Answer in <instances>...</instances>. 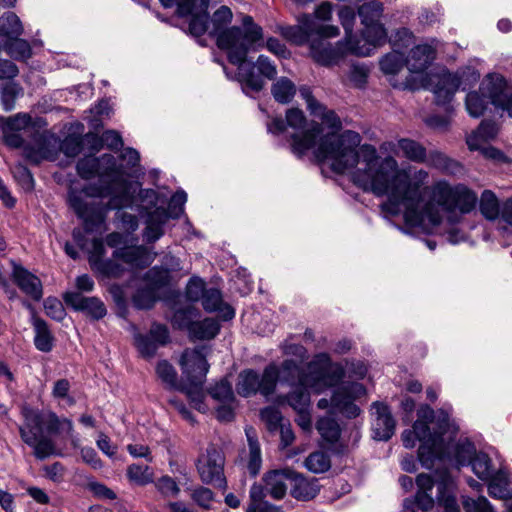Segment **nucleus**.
<instances>
[{
    "label": "nucleus",
    "mask_w": 512,
    "mask_h": 512,
    "mask_svg": "<svg viewBox=\"0 0 512 512\" xmlns=\"http://www.w3.org/2000/svg\"><path fill=\"white\" fill-rule=\"evenodd\" d=\"M219 323L213 318H205L201 321H194L190 326L188 336L191 340H210L219 332Z\"/></svg>",
    "instance_id": "obj_30"
},
{
    "label": "nucleus",
    "mask_w": 512,
    "mask_h": 512,
    "mask_svg": "<svg viewBox=\"0 0 512 512\" xmlns=\"http://www.w3.org/2000/svg\"><path fill=\"white\" fill-rule=\"evenodd\" d=\"M417 492L403 500V510L406 512L431 511L435 502L443 507L445 512H460L455 496L450 492L452 487L451 476L445 467L430 474L420 473L415 479Z\"/></svg>",
    "instance_id": "obj_6"
},
{
    "label": "nucleus",
    "mask_w": 512,
    "mask_h": 512,
    "mask_svg": "<svg viewBox=\"0 0 512 512\" xmlns=\"http://www.w3.org/2000/svg\"><path fill=\"white\" fill-rule=\"evenodd\" d=\"M3 51L16 61H27L32 57V47L30 43L16 36L9 40H3L1 43Z\"/></svg>",
    "instance_id": "obj_29"
},
{
    "label": "nucleus",
    "mask_w": 512,
    "mask_h": 512,
    "mask_svg": "<svg viewBox=\"0 0 512 512\" xmlns=\"http://www.w3.org/2000/svg\"><path fill=\"white\" fill-rule=\"evenodd\" d=\"M147 282L153 288H162L169 284L170 274L164 267L154 266L145 275Z\"/></svg>",
    "instance_id": "obj_54"
},
{
    "label": "nucleus",
    "mask_w": 512,
    "mask_h": 512,
    "mask_svg": "<svg viewBox=\"0 0 512 512\" xmlns=\"http://www.w3.org/2000/svg\"><path fill=\"white\" fill-rule=\"evenodd\" d=\"M44 424L48 433H65L71 439L73 446H77L78 438L73 434L74 426L70 419L60 418L54 412H48L44 414Z\"/></svg>",
    "instance_id": "obj_28"
},
{
    "label": "nucleus",
    "mask_w": 512,
    "mask_h": 512,
    "mask_svg": "<svg viewBox=\"0 0 512 512\" xmlns=\"http://www.w3.org/2000/svg\"><path fill=\"white\" fill-rule=\"evenodd\" d=\"M197 316L198 310L194 307L188 306L183 309L176 310L171 322L175 328L189 332L190 326L194 323V319Z\"/></svg>",
    "instance_id": "obj_47"
},
{
    "label": "nucleus",
    "mask_w": 512,
    "mask_h": 512,
    "mask_svg": "<svg viewBox=\"0 0 512 512\" xmlns=\"http://www.w3.org/2000/svg\"><path fill=\"white\" fill-rule=\"evenodd\" d=\"M12 278L19 289L35 301H39L43 296V287L41 280L28 271L23 266L12 261Z\"/></svg>",
    "instance_id": "obj_18"
},
{
    "label": "nucleus",
    "mask_w": 512,
    "mask_h": 512,
    "mask_svg": "<svg viewBox=\"0 0 512 512\" xmlns=\"http://www.w3.org/2000/svg\"><path fill=\"white\" fill-rule=\"evenodd\" d=\"M205 282L199 277H192L186 286V297L192 302H197L202 299L205 291Z\"/></svg>",
    "instance_id": "obj_61"
},
{
    "label": "nucleus",
    "mask_w": 512,
    "mask_h": 512,
    "mask_svg": "<svg viewBox=\"0 0 512 512\" xmlns=\"http://www.w3.org/2000/svg\"><path fill=\"white\" fill-rule=\"evenodd\" d=\"M210 394L214 399L223 403H231L235 399L232 386L227 380H221L212 387Z\"/></svg>",
    "instance_id": "obj_57"
},
{
    "label": "nucleus",
    "mask_w": 512,
    "mask_h": 512,
    "mask_svg": "<svg viewBox=\"0 0 512 512\" xmlns=\"http://www.w3.org/2000/svg\"><path fill=\"white\" fill-rule=\"evenodd\" d=\"M169 218L170 215L164 208H156L150 212L143 230V239L149 244L159 240L164 235V226Z\"/></svg>",
    "instance_id": "obj_20"
},
{
    "label": "nucleus",
    "mask_w": 512,
    "mask_h": 512,
    "mask_svg": "<svg viewBox=\"0 0 512 512\" xmlns=\"http://www.w3.org/2000/svg\"><path fill=\"white\" fill-rule=\"evenodd\" d=\"M24 32L20 18L14 12H6L0 17V40H9L21 36Z\"/></svg>",
    "instance_id": "obj_32"
},
{
    "label": "nucleus",
    "mask_w": 512,
    "mask_h": 512,
    "mask_svg": "<svg viewBox=\"0 0 512 512\" xmlns=\"http://www.w3.org/2000/svg\"><path fill=\"white\" fill-rule=\"evenodd\" d=\"M27 308L32 311V325L35 331L34 344L39 351L50 352L53 348V336L45 320L36 316L31 304Z\"/></svg>",
    "instance_id": "obj_26"
},
{
    "label": "nucleus",
    "mask_w": 512,
    "mask_h": 512,
    "mask_svg": "<svg viewBox=\"0 0 512 512\" xmlns=\"http://www.w3.org/2000/svg\"><path fill=\"white\" fill-rule=\"evenodd\" d=\"M472 470L481 480H488L494 474L491 459L485 453H476L470 461Z\"/></svg>",
    "instance_id": "obj_44"
},
{
    "label": "nucleus",
    "mask_w": 512,
    "mask_h": 512,
    "mask_svg": "<svg viewBox=\"0 0 512 512\" xmlns=\"http://www.w3.org/2000/svg\"><path fill=\"white\" fill-rule=\"evenodd\" d=\"M293 470L286 468L281 470H273L265 474L263 480L265 489L273 499H283L287 492L288 483L291 484Z\"/></svg>",
    "instance_id": "obj_19"
},
{
    "label": "nucleus",
    "mask_w": 512,
    "mask_h": 512,
    "mask_svg": "<svg viewBox=\"0 0 512 512\" xmlns=\"http://www.w3.org/2000/svg\"><path fill=\"white\" fill-rule=\"evenodd\" d=\"M163 7L172 8L176 6V12L184 17L194 11L208 9L211 0H159Z\"/></svg>",
    "instance_id": "obj_35"
},
{
    "label": "nucleus",
    "mask_w": 512,
    "mask_h": 512,
    "mask_svg": "<svg viewBox=\"0 0 512 512\" xmlns=\"http://www.w3.org/2000/svg\"><path fill=\"white\" fill-rule=\"evenodd\" d=\"M214 493L209 488L199 486L191 493L192 500L201 508L208 510L214 502Z\"/></svg>",
    "instance_id": "obj_59"
},
{
    "label": "nucleus",
    "mask_w": 512,
    "mask_h": 512,
    "mask_svg": "<svg viewBox=\"0 0 512 512\" xmlns=\"http://www.w3.org/2000/svg\"><path fill=\"white\" fill-rule=\"evenodd\" d=\"M457 431L446 410L434 411L429 405H421L412 429L402 433V442L409 449L420 442L418 460L426 469L447 461L466 465L476 454V448L467 438L454 441Z\"/></svg>",
    "instance_id": "obj_3"
},
{
    "label": "nucleus",
    "mask_w": 512,
    "mask_h": 512,
    "mask_svg": "<svg viewBox=\"0 0 512 512\" xmlns=\"http://www.w3.org/2000/svg\"><path fill=\"white\" fill-rule=\"evenodd\" d=\"M260 376L254 370H244L238 376V382L236 385L237 393L243 397H249L251 395L260 392Z\"/></svg>",
    "instance_id": "obj_34"
},
{
    "label": "nucleus",
    "mask_w": 512,
    "mask_h": 512,
    "mask_svg": "<svg viewBox=\"0 0 512 512\" xmlns=\"http://www.w3.org/2000/svg\"><path fill=\"white\" fill-rule=\"evenodd\" d=\"M208 9L203 11H194L188 16H191L189 22V33L193 36L199 37L202 36L208 28Z\"/></svg>",
    "instance_id": "obj_51"
},
{
    "label": "nucleus",
    "mask_w": 512,
    "mask_h": 512,
    "mask_svg": "<svg viewBox=\"0 0 512 512\" xmlns=\"http://www.w3.org/2000/svg\"><path fill=\"white\" fill-rule=\"evenodd\" d=\"M307 386H297L286 396V401L295 412L310 408V394Z\"/></svg>",
    "instance_id": "obj_49"
},
{
    "label": "nucleus",
    "mask_w": 512,
    "mask_h": 512,
    "mask_svg": "<svg viewBox=\"0 0 512 512\" xmlns=\"http://www.w3.org/2000/svg\"><path fill=\"white\" fill-rule=\"evenodd\" d=\"M498 133V126L493 121L484 120L477 130L473 131L466 139L470 150L482 148V143H488Z\"/></svg>",
    "instance_id": "obj_27"
},
{
    "label": "nucleus",
    "mask_w": 512,
    "mask_h": 512,
    "mask_svg": "<svg viewBox=\"0 0 512 512\" xmlns=\"http://www.w3.org/2000/svg\"><path fill=\"white\" fill-rule=\"evenodd\" d=\"M379 65L384 74L395 75L406 65V61L403 53L394 49L381 58Z\"/></svg>",
    "instance_id": "obj_40"
},
{
    "label": "nucleus",
    "mask_w": 512,
    "mask_h": 512,
    "mask_svg": "<svg viewBox=\"0 0 512 512\" xmlns=\"http://www.w3.org/2000/svg\"><path fill=\"white\" fill-rule=\"evenodd\" d=\"M304 465L313 473H324L331 467L330 456L323 451L313 452L305 459Z\"/></svg>",
    "instance_id": "obj_45"
},
{
    "label": "nucleus",
    "mask_w": 512,
    "mask_h": 512,
    "mask_svg": "<svg viewBox=\"0 0 512 512\" xmlns=\"http://www.w3.org/2000/svg\"><path fill=\"white\" fill-rule=\"evenodd\" d=\"M326 37L318 36V39H313L310 43V54L315 62L323 66H331L337 64L347 50L346 43L342 45L338 43L332 46L325 40Z\"/></svg>",
    "instance_id": "obj_14"
},
{
    "label": "nucleus",
    "mask_w": 512,
    "mask_h": 512,
    "mask_svg": "<svg viewBox=\"0 0 512 512\" xmlns=\"http://www.w3.org/2000/svg\"><path fill=\"white\" fill-rule=\"evenodd\" d=\"M13 176L18 184L25 190L31 191L34 188V179L30 170L22 164H17L12 169Z\"/></svg>",
    "instance_id": "obj_58"
},
{
    "label": "nucleus",
    "mask_w": 512,
    "mask_h": 512,
    "mask_svg": "<svg viewBox=\"0 0 512 512\" xmlns=\"http://www.w3.org/2000/svg\"><path fill=\"white\" fill-rule=\"evenodd\" d=\"M434 58V48L431 45L423 44L412 48L405 61L410 72L421 73L429 67Z\"/></svg>",
    "instance_id": "obj_21"
},
{
    "label": "nucleus",
    "mask_w": 512,
    "mask_h": 512,
    "mask_svg": "<svg viewBox=\"0 0 512 512\" xmlns=\"http://www.w3.org/2000/svg\"><path fill=\"white\" fill-rule=\"evenodd\" d=\"M44 309L46 314L56 321H62L66 315L62 302L54 297H48L44 301Z\"/></svg>",
    "instance_id": "obj_64"
},
{
    "label": "nucleus",
    "mask_w": 512,
    "mask_h": 512,
    "mask_svg": "<svg viewBox=\"0 0 512 512\" xmlns=\"http://www.w3.org/2000/svg\"><path fill=\"white\" fill-rule=\"evenodd\" d=\"M261 419L265 422L269 431L273 432L278 430L283 425V417L278 408L268 406L261 410Z\"/></svg>",
    "instance_id": "obj_55"
},
{
    "label": "nucleus",
    "mask_w": 512,
    "mask_h": 512,
    "mask_svg": "<svg viewBox=\"0 0 512 512\" xmlns=\"http://www.w3.org/2000/svg\"><path fill=\"white\" fill-rule=\"evenodd\" d=\"M233 13L228 6H221L212 15L211 34L216 37L219 49L227 54L229 62L237 66V79L247 95L259 92L263 82L253 75V67L245 64L246 55L250 50L262 46L263 29L255 23L250 15H241V25L227 27L231 23Z\"/></svg>",
    "instance_id": "obj_4"
},
{
    "label": "nucleus",
    "mask_w": 512,
    "mask_h": 512,
    "mask_svg": "<svg viewBox=\"0 0 512 512\" xmlns=\"http://www.w3.org/2000/svg\"><path fill=\"white\" fill-rule=\"evenodd\" d=\"M279 378V368L275 364L266 366L260 376V393L264 396L272 394Z\"/></svg>",
    "instance_id": "obj_46"
},
{
    "label": "nucleus",
    "mask_w": 512,
    "mask_h": 512,
    "mask_svg": "<svg viewBox=\"0 0 512 512\" xmlns=\"http://www.w3.org/2000/svg\"><path fill=\"white\" fill-rule=\"evenodd\" d=\"M286 126L293 129V132L287 133L286 137L290 143L291 152L297 157H302L307 151L315 147L313 155L319 164L329 162L333 172L338 174L349 172L351 178L360 166L357 162L343 171H337L333 167V156L338 154L334 144H338L341 137L346 132H351V130H346L339 135L332 133L320 137L323 132L321 124L314 121L307 123L303 111L298 108L288 109L285 120L277 117L273 118L267 123V130L271 134L280 135L286 132ZM352 133L355 132L352 131Z\"/></svg>",
    "instance_id": "obj_5"
},
{
    "label": "nucleus",
    "mask_w": 512,
    "mask_h": 512,
    "mask_svg": "<svg viewBox=\"0 0 512 512\" xmlns=\"http://www.w3.org/2000/svg\"><path fill=\"white\" fill-rule=\"evenodd\" d=\"M338 17H339L341 25L343 26V28L345 30V42H346L347 50L349 51V53H351L350 46L352 43H350V41L361 40V37L356 38L353 36V27H354L355 18H356L355 12L351 7L345 6L339 10Z\"/></svg>",
    "instance_id": "obj_42"
},
{
    "label": "nucleus",
    "mask_w": 512,
    "mask_h": 512,
    "mask_svg": "<svg viewBox=\"0 0 512 512\" xmlns=\"http://www.w3.org/2000/svg\"><path fill=\"white\" fill-rule=\"evenodd\" d=\"M113 258L120 259L132 268H144L152 262L144 246L123 247L113 252Z\"/></svg>",
    "instance_id": "obj_23"
},
{
    "label": "nucleus",
    "mask_w": 512,
    "mask_h": 512,
    "mask_svg": "<svg viewBox=\"0 0 512 512\" xmlns=\"http://www.w3.org/2000/svg\"><path fill=\"white\" fill-rule=\"evenodd\" d=\"M330 358L326 353L316 355L306 366L309 382L307 387L316 393H321L328 387L335 386L343 378L342 369L329 370Z\"/></svg>",
    "instance_id": "obj_9"
},
{
    "label": "nucleus",
    "mask_w": 512,
    "mask_h": 512,
    "mask_svg": "<svg viewBox=\"0 0 512 512\" xmlns=\"http://www.w3.org/2000/svg\"><path fill=\"white\" fill-rule=\"evenodd\" d=\"M431 81L435 83L433 92L438 104L449 103L462 84V77L443 70L431 75Z\"/></svg>",
    "instance_id": "obj_17"
},
{
    "label": "nucleus",
    "mask_w": 512,
    "mask_h": 512,
    "mask_svg": "<svg viewBox=\"0 0 512 512\" xmlns=\"http://www.w3.org/2000/svg\"><path fill=\"white\" fill-rule=\"evenodd\" d=\"M24 422L19 426V433L22 441L33 449L37 459L43 460L55 453L53 440L43 434L44 414L24 407L22 409Z\"/></svg>",
    "instance_id": "obj_7"
},
{
    "label": "nucleus",
    "mask_w": 512,
    "mask_h": 512,
    "mask_svg": "<svg viewBox=\"0 0 512 512\" xmlns=\"http://www.w3.org/2000/svg\"><path fill=\"white\" fill-rule=\"evenodd\" d=\"M482 215L488 220H495L501 215L497 196L491 190H484L479 201Z\"/></svg>",
    "instance_id": "obj_37"
},
{
    "label": "nucleus",
    "mask_w": 512,
    "mask_h": 512,
    "mask_svg": "<svg viewBox=\"0 0 512 512\" xmlns=\"http://www.w3.org/2000/svg\"><path fill=\"white\" fill-rule=\"evenodd\" d=\"M31 122V117L28 114L25 113H18L14 116L5 118L2 130H10V131H16L19 132L22 129H25L27 126H29Z\"/></svg>",
    "instance_id": "obj_60"
},
{
    "label": "nucleus",
    "mask_w": 512,
    "mask_h": 512,
    "mask_svg": "<svg viewBox=\"0 0 512 512\" xmlns=\"http://www.w3.org/2000/svg\"><path fill=\"white\" fill-rule=\"evenodd\" d=\"M483 93L490 97L491 104L507 111L512 117V93H509L505 78L499 74H488L481 82Z\"/></svg>",
    "instance_id": "obj_12"
},
{
    "label": "nucleus",
    "mask_w": 512,
    "mask_h": 512,
    "mask_svg": "<svg viewBox=\"0 0 512 512\" xmlns=\"http://www.w3.org/2000/svg\"><path fill=\"white\" fill-rule=\"evenodd\" d=\"M319 485L316 479H308L293 471L290 493L298 501H310L319 493Z\"/></svg>",
    "instance_id": "obj_22"
},
{
    "label": "nucleus",
    "mask_w": 512,
    "mask_h": 512,
    "mask_svg": "<svg viewBox=\"0 0 512 512\" xmlns=\"http://www.w3.org/2000/svg\"><path fill=\"white\" fill-rule=\"evenodd\" d=\"M488 480V493L492 498L507 500L512 497V484L505 473L498 471Z\"/></svg>",
    "instance_id": "obj_31"
},
{
    "label": "nucleus",
    "mask_w": 512,
    "mask_h": 512,
    "mask_svg": "<svg viewBox=\"0 0 512 512\" xmlns=\"http://www.w3.org/2000/svg\"><path fill=\"white\" fill-rule=\"evenodd\" d=\"M135 345L142 356L152 357L159 348L158 344L150 336L138 334L135 336Z\"/></svg>",
    "instance_id": "obj_63"
},
{
    "label": "nucleus",
    "mask_w": 512,
    "mask_h": 512,
    "mask_svg": "<svg viewBox=\"0 0 512 512\" xmlns=\"http://www.w3.org/2000/svg\"><path fill=\"white\" fill-rule=\"evenodd\" d=\"M363 394H365V388L360 383L343 385L334 391L331 407L349 418H355L359 415L360 409L353 403V400Z\"/></svg>",
    "instance_id": "obj_13"
},
{
    "label": "nucleus",
    "mask_w": 512,
    "mask_h": 512,
    "mask_svg": "<svg viewBox=\"0 0 512 512\" xmlns=\"http://www.w3.org/2000/svg\"><path fill=\"white\" fill-rule=\"evenodd\" d=\"M316 429L321 437L329 443L337 442L341 433L339 424L330 417L320 418L317 421Z\"/></svg>",
    "instance_id": "obj_43"
},
{
    "label": "nucleus",
    "mask_w": 512,
    "mask_h": 512,
    "mask_svg": "<svg viewBox=\"0 0 512 512\" xmlns=\"http://www.w3.org/2000/svg\"><path fill=\"white\" fill-rule=\"evenodd\" d=\"M489 103L491 104L490 97L483 93L480 86L479 92L473 91L467 94L465 105L469 115L478 118L483 115Z\"/></svg>",
    "instance_id": "obj_36"
},
{
    "label": "nucleus",
    "mask_w": 512,
    "mask_h": 512,
    "mask_svg": "<svg viewBox=\"0 0 512 512\" xmlns=\"http://www.w3.org/2000/svg\"><path fill=\"white\" fill-rule=\"evenodd\" d=\"M203 351V347L188 348L183 351L179 365L184 382L196 383L198 385L205 383L206 375L209 371V364Z\"/></svg>",
    "instance_id": "obj_11"
},
{
    "label": "nucleus",
    "mask_w": 512,
    "mask_h": 512,
    "mask_svg": "<svg viewBox=\"0 0 512 512\" xmlns=\"http://www.w3.org/2000/svg\"><path fill=\"white\" fill-rule=\"evenodd\" d=\"M21 92V88L14 82L6 83L1 86V104L5 111H11L15 108V101Z\"/></svg>",
    "instance_id": "obj_52"
},
{
    "label": "nucleus",
    "mask_w": 512,
    "mask_h": 512,
    "mask_svg": "<svg viewBox=\"0 0 512 512\" xmlns=\"http://www.w3.org/2000/svg\"><path fill=\"white\" fill-rule=\"evenodd\" d=\"M186 201L187 194L184 190H178L172 195L168 210H166L170 218H178L183 213Z\"/></svg>",
    "instance_id": "obj_62"
},
{
    "label": "nucleus",
    "mask_w": 512,
    "mask_h": 512,
    "mask_svg": "<svg viewBox=\"0 0 512 512\" xmlns=\"http://www.w3.org/2000/svg\"><path fill=\"white\" fill-rule=\"evenodd\" d=\"M225 457L221 449L214 445L207 447L197 462V471L205 484L225 489L227 481L224 475Z\"/></svg>",
    "instance_id": "obj_10"
},
{
    "label": "nucleus",
    "mask_w": 512,
    "mask_h": 512,
    "mask_svg": "<svg viewBox=\"0 0 512 512\" xmlns=\"http://www.w3.org/2000/svg\"><path fill=\"white\" fill-rule=\"evenodd\" d=\"M400 155L414 163H424L426 161V148L419 142L410 138H401L398 140Z\"/></svg>",
    "instance_id": "obj_33"
},
{
    "label": "nucleus",
    "mask_w": 512,
    "mask_h": 512,
    "mask_svg": "<svg viewBox=\"0 0 512 512\" xmlns=\"http://www.w3.org/2000/svg\"><path fill=\"white\" fill-rule=\"evenodd\" d=\"M372 422L373 437L379 441H388L395 432V420L389 407L382 402L372 404Z\"/></svg>",
    "instance_id": "obj_15"
},
{
    "label": "nucleus",
    "mask_w": 512,
    "mask_h": 512,
    "mask_svg": "<svg viewBox=\"0 0 512 512\" xmlns=\"http://www.w3.org/2000/svg\"><path fill=\"white\" fill-rule=\"evenodd\" d=\"M76 170L82 179L97 176L102 182L81 191L70 189L68 194L69 205L83 220L87 232L100 230L108 211L132 205L136 187L124 176L123 167L113 155L85 156L77 162Z\"/></svg>",
    "instance_id": "obj_2"
},
{
    "label": "nucleus",
    "mask_w": 512,
    "mask_h": 512,
    "mask_svg": "<svg viewBox=\"0 0 512 512\" xmlns=\"http://www.w3.org/2000/svg\"><path fill=\"white\" fill-rule=\"evenodd\" d=\"M128 480L138 486H145L153 482L154 474L148 465L131 464L127 467Z\"/></svg>",
    "instance_id": "obj_38"
},
{
    "label": "nucleus",
    "mask_w": 512,
    "mask_h": 512,
    "mask_svg": "<svg viewBox=\"0 0 512 512\" xmlns=\"http://www.w3.org/2000/svg\"><path fill=\"white\" fill-rule=\"evenodd\" d=\"M201 301L207 312H219L224 320H230L235 316L234 309L223 302L222 294L216 288L207 289Z\"/></svg>",
    "instance_id": "obj_24"
},
{
    "label": "nucleus",
    "mask_w": 512,
    "mask_h": 512,
    "mask_svg": "<svg viewBox=\"0 0 512 512\" xmlns=\"http://www.w3.org/2000/svg\"><path fill=\"white\" fill-rule=\"evenodd\" d=\"M271 92L277 102L286 104L294 97L296 87L290 79L281 77L272 85Z\"/></svg>",
    "instance_id": "obj_39"
},
{
    "label": "nucleus",
    "mask_w": 512,
    "mask_h": 512,
    "mask_svg": "<svg viewBox=\"0 0 512 512\" xmlns=\"http://www.w3.org/2000/svg\"><path fill=\"white\" fill-rule=\"evenodd\" d=\"M359 133L346 132L334 144L338 154L333 167L343 171L355 163L358 169L352 182L365 192L387 196L381 210L391 216L403 215L405 224L428 230L439 226L444 218L451 224L475 209L477 194L464 184L451 185L445 180L435 182L428 190L429 173L424 169L399 168L397 160L388 155L381 158L374 146L365 144L359 149Z\"/></svg>",
    "instance_id": "obj_1"
},
{
    "label": "nucleus",
    "mask_w": 512,
    "mask_h": 512,
    "mask_svg": "<svg viewBox=\"0 0 512 512\" xmlns=\"http://www.w3.org/2000/svg\"><path fill=\"white\" fill-rule=\"evenodd\" d=\"M280 379L289 385L307 386L309 382L302 363L296 360L286 359L279 368Z\"/></svg>",
    "instance_id": "obj_25"
},
{
    "label": "nucleus",
    "mask_w": 512,
    "mask_h": 512,
    "mask_svg": "<svg viewBox=\"0 0 512 512\" xmlns=\"http://www.w3.org/2000/svg\"><path fill=\"white\" fill-rule=\"evenodd\" d=\"M156 374L166 387L169 389L177 388V372L168 361L161 360L157 363Z\"/></svg>",
    "instance_id": "obj_50"
},
{
    "label": "nucleus",
    "mask_w": 512,
    "mask_h": 512,
    "mask_svg": "<svg viewBox=\"0 0 512 512\" xmlns=\"http://www.w3.org/2000/svg\"><path fill=\"white\" fill-rule=\"evenodd\" d=\"M424 163L446 173H452L458 166L457 162L437 150L430 151L429 153L426 152V161Z\"/></svg>",
    "instance_id": "obj_41"
},
{
    "label": "nucleus",
    "mask_w": 512,
    "mask_h": 512,
    "mask_svg": "<svg viewBox=\"0 0 512 512\" xmlns=\"http://www.w3.org/2000/svg\"><path fill=\"white\" fill-rule=\"evenodd\" d=\"M63 298L75 311L84 312L94 320L102 319L107 313L104 303L96 297H86L80 292H67Z\"/></svg>",
    "instance_id": "obj_16"
},
{
    "label": "nucleus",
    "mask_w": 512,
    "mask_h": 512,
    "mask_svg": "<svg viewBox=\"0 0 512 512\" xmlns=\"http://www.w3.org/2000/svg\"><path fill=\"white\" fill-rule=\"evenodd\" d=\"M245 64L246 65H250L253 67V70H255V68L258 69L259 73L269 79V80H272L275 78L276 74H277V69H276V66L275 64L267 57V56H264V55H260L258 58H257V61L255 63H252V62H248L247 61V57L245 58ZM253 75L256 76V77H259L262 82H263V85H265V81L263 80V78L259 75H256L255 72H253ZM264 87V86H262ZM263 88H261L259 91H261Z\"/></svg>",
    "instance_id": "obj_48"
},
{
    "label": "nucleus",
    "mask_w": 512,
    "mask_h": 512,
    "mask_svg": "<svg viewBox=\"0 0 512 512\" xmlns=\"http://www.w3.org/2000/svg\"><path fill=\"white\" fill-rule=\"evenodd\" d=\"M133 304L138 309H150L156 302L154 288L147 287L138 289L132 298Z\"/></svg>",
    "instance_id": "obj_53"
},
{
    "label": "nucleus",
    "mask_w": 512,
    "mask_h": 512,
    "mask_svg": "<svg viewBox=\"0 0 512 512\" xmlns=\"http://www.w3.org/2000/svg\"><path fill=\"white\" fill-rule=\"evenodd\" d=\"M117 260L116 258L103 259L101 262H98L94 270L106 277H119L123 274L124 267Z\"/></svg>",
    "instance_id": "obj_56"
},
{
    "label": "nucleus",
    "mask_w": 512,
    "mask_h": 512,
    "mask_svg": "<svg viewBox=\"0 0 512 512\" xmlns=\"http://www.w3.org/2000/svg\"><path fill=\"white\" fill-rule=\"evenodd\" d=\"M281 35L287 40L302 45L311 40L313 36L335 37L339 35V28L334 25L319 24L310 14H302L298 17V25L283 26Z\"/></svg>",
    "instance_id": "obj_8"
}]
</instances>
